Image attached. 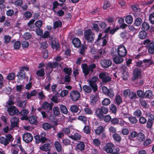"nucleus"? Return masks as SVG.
<instances>
[{
    "label": "nucleus",
    "mask_w": 154,
    "mask_h": 154,
    "mask_svg": "<svg viewBox=\"0 0 154 154\" xmlns=\"http://www.w3.org/2000/svg\"><path fill=\"white\" fill-rule=\"evenodd\" d=\"M51 47L53 49L54 48L56 50H57L60 49V44L58 41L53 40L51 42Z\"/></svg>",
    "instance_id": "obj_21"
},
{
    "label": "nucleus",
    "mask_w": 154,
    "mask_h": 154,
    "mask_svg": "<svg viewBox=\"0 0 154 154\" xmlns=\"http://www.w3.org/2000/svg\"><path fill=\"white\" fill-rule=\"evenodd\" d=\"M62 23L61 21L58 20L57 21H55L53 23V29H55L57 28L60 27L62 26Z\"/></svg>",
    "instance_id": "obj_33"
},
{
    "label": "nucleus",
    "mask_w": 154,
    "mask_h": 154,
    "mask_svg": "<svg viewBox=\"0 0 154 154\" xmlns=\"http://www.w3.org/2000/svg\"><path fill=\"white\" fill-rule=\"evenodd\" d=\"M6 138L3 137H0V143L6 146L9 144V142L12 141L14 138L11 134H8L6 135Z\"/></svg>",
    "instance_id": "obj_6"
},
{
    "label": "nucleus",
    "mask_w": 154,
    "mask_h": 154,
    "mask_svg": "<svg viewBox=\"0 0 154 154\" xmlns=\"http://www.w3.org/2000/svg\"><path fill=\"white\" fill-rule=\"evenodd\" d=\"M42 54L43 57L45 59H47L48 57V51L46 49H42Z\"/></svg>",
    "instance_id": "obj_53"
},
{
    "label": "nucleus",
    "mask_w": 154,
    "mask_h": 154,
    "mask_svg": "<svg viewBox=\"0 0 154 154\" xmlns=\"http://www.w3.org/2000/svg\"><path fill=\"white\" fill-rule=\"evenodd\" d=\"M85 39L88 42L92 43L94 41L95 35L90 29L85 30L84 32Z\"/></svg>",
    "instance_id": "obj_3"
},
{
    "label": "nucleus",
    "mask_w": 154,
    "mask_h": 154,
    "mask_svg": "<svg viewBox=\"0 0 154 154\" xmlns=\"http://www.w3.org/2000/svg\"><path fill=\"white\" fill-rule=\"evenodd\" d=\"M116 103L119 106L122 102V99L119 95H117L115 97Z\"/></svg>",
    "instance_id": "obj_38"
},
{
    "label": "nucleus",
    "mask_w": 154,
    "mask_h": 154,
    "mask_svg": "<svg viewBox=\"0 0 154 154\" xmlns=\"http://www.w3.org/2000/svg\"><path fill=\"white\" fill-rule=\"evenodd\" d=\"M108 112V109L107 107L102 106L100 108H98L95 111V113L97 117L101 120L103 119L104 114H106Z\"/></svg>",
    "instance_id": "obj_4"
},
{
    "label": "nucleus",
    "mask_w": 154,
    "mask_h": 154,
    "mask_svg": "<svg viewBox=\"0 0 154 154\" xmlns=\"http://www.w3.org/2000/svg\"><path fill=\"white\" fill-rule=\"evenodd\" d=\"M37 120V117L35 116H30L29 119V121L31 124H34Z\"/></svg>",
    "instance_id": "obj_45"
},
{
    "label": "nucleus",
    "mask_w": 154,
    "mask_h": 154,
    "mask_svg": "<svg viewBox=\"0 0 154 154\" xmlns=\"http://www.w3.org/2000/svg\"><path fill=\"white\" fill-rule=\"evenodd\" d=\"M82 71L84 75L87 76L90 71L92 73L94 72V69L96 68V66L95 64L92 63L88 66L87 63L83 64L82 65Z\"/></svg>",
    "instance_id": "obj_2"
},
{
    "label": "nucleus",
    "mask_w": 154,
    "mask_h": 154,
    "mask_svg": "<svg viewBox=\"0 0 154 154\" xmlns=\"http://www.w3.org/2000/svg\"><path fill=\"white\" fill-rule=\"evenodd\" d=\"M53 103L51 102L50 104L47 101H45L43 103V108L45 109L48 110V112L51 111V113H52V109Z\"/></svg>",
    "instance_id": "obj_13"
},
{
    "label": "nucleus",
    "mask_w": 154,
    "mask_h": 154,
    "mask_svg": "<svg viewBox=\"0 0 154 154\" xmlns=\"http://www.w3.org/2000/svg\"><path fill=\"white\" fill-rule=\"evenodd\" d=\"M42 127L44 130H47L51 127V125L48 123H44L42 125Z\"/></svg>",
    "instance_id": "obj_56"
},
{
    "label": "nucleus",
    "mask_w": 154,
    "mask_h": 154,
    "mask_svg": "<svg viewBox=\"0 0 154 154\" xmlns=\"http://www.w3.org/2000/svg\"><path fill=\"white\" fill-rule=\"evenodd\" d=\"M102 90L104 94L110 98H112L114 96L115 94L113 90L109 89L106 86H103Z\"/></svg>",
    "instance_id": "obj_8"
},
{
    "label": "nucleus",
    "mask_w": 154,
    "mask_h": 154,
    "mask_svg": "<svg viewBox=\"0 0 154 154\" xmlns=\"http://www.w3.org/2000/svg\"><path fill=\"white\" fill-rule=\"evenodd\" d=\"M110 109L112 113L115 114L116 112L117 108L116 106L113 104H111L110 106Z\"/></svg>",
    "instance_id": "obj_55"
},
{
    "label": "nucleus",
    "mask_w": 154,
    "mask_h": 154,
    "mask_svg": "<svg viewBox=\"0 0 154 154\" xmlns=\"http://www.w3.org/2000/svg\"><path fill=\"white\" fill-rule=\"evenodd\" d=\"M46 135V134L44 132L40 134L39 135V143H44L48 140V139L45 137Z\"/></svg>",
    "instance_id": "obj_24"
},
{
    "label": "nucleus",
    "mask_w": 154,
    "mask_h": 154,
    "mask_svg": "<svg viewBox=\"0 0 154 154\" xmlns=\"http://www.w3.org/2000/svg\"><path fill=\"white\" fill-rule=\"evenodd\" d=\"M106 52L104 49H100L97 51V54L94 56V58L96 59H99L100 57H103L105 56Z\"/></svg>",
    "instance_id": "obj_19"
},
{
    "label": "nucleus",
    "mask_w": 154,
    "mask_h": 154,
    "mask_svg": "<svg viewBox=\"0 0 154 154\" xmlns=\"http://www.w3.org/2000/svg\"><path fill=\"white\" fill-rule=\"evenodd\" d=\"M58 66L59 63L57 62H54L53 63H51L49 62L48 63L46 67V68L47 69L51 68L52 70L53 69L57 68Z\"/></svg>",
    "instance_id": "obj_18"
},
{
    "label": "nucleus",
    "mask_w": 154,
    "mask_h": 154,
    "mask_svg": "<svg viewBox=\"0 0 154 154\" xmlns=\"http://www.w3.org/2000/svg\"><path fill=\"white\" fill-rule=\"evenodd\" d=\"M117 52L119 56L125 57L127 54V51L125 47L123 45H119L117 49Z\"/></svg>",
    "instance_id": "obj_7"
},
{
    "label": "nucleus",
    "mask_w": 154,
    "mask_h": 154,
    "mask_svg": "<svg viewBox=\"0 0 154 154\" xmlns=\"http://www.w3.org/2000/svg\"><path fill=\"white\" fill-rule=\"evenodd\" d=\"M75 147L76 150H79L81 151H82L84 150L85 149V145L84 142L79 141Z\"/></svg>",
    "instance_id": "obj_25"
},
{
    "label": "nucleus",
    "mask_w": 154,
    "mask_h": 154,
    "mask_svg": "<svg viewBox=\"0 0 154 154\" xmlns=\"http://www.w3.org/2000/svg\"><path fill=\"white\" fill-rule=\"evenodd\" d=\"M137 94L138 96L140 97H144V93L142 90H139L137 91Z\"/></svg>",
    "instance_id": "obj_61"
},
{
    "label": "nucleus",
    "mask_w": 154,
    "mask_h": 154,
    "mask_svg": "<svg viewBox=\"0 0 154 154\" xmlns=\"http://www.w3.org/2000/svg\"><path fill=\"white\" fill-rule=\"evenodd\" d=\"M79 110V107L75 105L71 106L70 108V111L72 113H77Z\"/></svg>",
    "instance_id": "obj_39"
},
{
    "label": "nucleus",
    "mask_w": 154,
    "mask_h": 154,
    "mask_svg": "<svg viewBox=\"0 0 154 154\" xmlns=\"http://www.w3.org/2000/svg\"><path fill=\"white\" fill-rule=\"evenodd\" d=\"M126 118H128V120L129 122L132 124H135L137 123L138 122L137 119L135 116H130L129 117H128L127 116L128 115L127 113H124Z\"/></svg>",
    "instance_id": "obj_22"
},
{
    "label": "nucleus",
    "mask_w": 154,
    "mask_h": 154,
    "mask_svg": "<svg viewBox=\"0 0 154 154\" xmlns=\"http://www.w3.org/2000/svg\"><path fill=\"white\" fill-rule=\"evenodd\" d=\"M150 28V26L148 23L146 22H143L142 24L141 29L145 31H147Z\"/></svg>",
    "instance_id": "obj_31"
},
{
    "label": "nucleus",
    "mask_w": 154,
    "mask_h": 154,
    "mask_svg": "<svg viewBox=\"0 0 154 154\" xmlns=\"http://www.w3.org/2000/svg\"><path fill=\"white\" fill-rule=\"evenodd\" d=\"M53 112L54 115L55 116H58L60 114L59 109L57 106H55L54 107Z\"/></svg>",
    "instance_id": "obj_50"
},
{
    "label": "nucleus",
    "mask_w": 154,
    "mask_h": 154,
    "mask_svg": "<svg viewBox=\"0 0 154 154\" xmlns=\"http://www.w3.org/2000/svg\"><path fill=\"white\" fill-rule=\"evenodd\" d=\"M63 70L64 73L68 75H70L72 74V70L71 68L65 67L63 69Z\"/></svg>",
    "instance_id": "obj_47"
},
{
    "label": "nucleus",
    "mask_w": 154,
    "mask_h": 154,
    "mask_svg": "<svg viewBox=\"0 0 154 154\" xmlns=\"http://www.w3.org/2000/svg\"><path fill=\"white\" fill-rule=\"evenodd\" d=\"M146 31L142 30L139 32L138 34V37L140 39H143L147 37L148 34Z\"/></svg>",
    "instance_id": "obj_29"
},
{
    "label": "nucleus",
    "mask_w": 154,
    "mask_h": 154,
    "mask_svg": "<svg viewBox=\"0 0 154 154\" xmlns=\"http://www.w3.org/2000/svg\"><path fill=\"white\" fill-rule=\"evenodd\" d=\"M142 22V20L140 17H137L135 20L134 25L135 26H140Z\"/></svg>",
    "instance_id": "obj_36"
},
{
    "label": "nucleus",
    "mask_w": 154,
    "mask_h": 154,
    "mask_svg": "<svg viewBox=\"0 0 154 154\" xmlns=\"http://www.w3.org/2000/svg\"><path fill=\"white\" fill-rule=\"evenodd\" d=\"M29 70V68L28 67L22 66L20 67V69L17 75V76L18 78L17 81L18 83H20V80L24 79L28 81L29 77L27 76L25 71H28Z\"/></svg>",
    "instance_id": "obj_1"
},
{
    "label": "nucleus",
    "mask_w": 154,
    "mask_h": 154,
    "mask_svg": "<svg viewBox=\"0 0 154 154\" xmlns=\"http://www.w3.org/2000/svg\"><path fill=\"white\" fill-rule=\"evenodd\" d=\"M141 71L138 68H135L134 70L132 80L135 81L141 75Z\"/></svg>",
    "instance_id": "obj_15"
},
{
    "label": "nucleus",
    "mask_w": 154,
    "mask_h": 154,
    "mask_svg": "<svg viewBox=\"0 0 154 154\" xmlns=\"http://www.w3.org/2000/svg\"><path fill=\"white\" fill-rule=\"evenodd\" d=\"M15 77V74L14 73H9L7 76V79L9 80H13L14 79Z\"/></svg>",
    "instance_id": "obj_63"
},
{
    "label": "nucleus",
    "mask_w": 154,
    "mask_h": 154,
    "mask_svg": "<svg viewBox=\"0 0 154 154\" xmlns=\"http://www.w3.org/2000/svg\"><path fill=\"white\" fill-rule=\"evenodd\" d=\"M70 97L73 101H77L80 97V93L77 91H72L70 93Z\"/></svg>",
    "instance_id": "obj_11"
},
{
    "label": "nucleus",
    "mask_w": 154,
    "mask_h": 154,
    "mask_svg": "<svg viewBox=\"0 0 154 154\" xmlns=\"http://www.w3.org/2000/svg\"><path fill=\"white\" fill-rule=\"evenodd\" d=\"M21 138L20 137H18L16 138L15 141H16V143L15 144H12L11 145V146L14 147L15 148H16L18 146L17 144H21Z\"/></svg>",
    "instance_id": "obj_43"
},
{
    "label": "nucleus",
    "mask_w": 154,
    "mask_h": 154,
    "mask_svg": "<svg viewBox=\"0 0 154 154\" xmlns=\"http://www.w3.org/2000/svg\"><path fill=\"white\" fill-rule=\"evenodd\" d=\"M123 57L118 56L117 55H115L114 57L113 58V60L114 62L116 64L121 63L123 62V59L122 58Z\"/></svg>",
    "instance_id": "obj_23"
},
{
    "label": "nucleus",
    "mask_w": 154,
    "mask_h": 154,
    "mask_svg": "<svg viewBox=\"0 0 154 154\" xmlns=\"http://www.w3.org/2000/svg\"><path fill=\"white\" fill-rule=\"evenodd\" d=\"M83 91L85 92L89 93L91 91V88L89 86L87 85H85L83 87Z\"/></svg>",
    "instance_id": "obj_48"
},
{
    "label": "nucleus",
    "mask_w": 154,
    "mask_h": 154,
    "mask_svg": "<svg viewBox=\"0 0 154 154\" xmlns=\"http://www.w3.org/2000/svg\"><path fill=\"white\" fill-rule=\"evenodd\" d=\"M133 115L135 116L138 117H140L142 115V112L141 110L139 109L136 110L133 112Z\"/></svg>",
    "instance_id": "obj_49"
},
{
    "label": "nucleus",
    "mask_w": 154,
    "mask_h": 154,
    "mask_svg": "<svg viewBox=\"0 0 154 154\" xmlns=\"http://www.w3.org/2000/svg\"><path fill=\"white\" fill-rule=\"evenodd\" d=\"M148 51L151 54H154V42L150 43L147 46Z\"/></svg>",
    "instance_id": "obj_27"
},
{
    "label": "nucleus",
    "mask_w": 154,
    "mask_h": 154,
    "mask_svg": "<svg viewBox=\"0 0 154 154\" xmlns=\"http://www.w3.org/2000/svg\"><path fill=\"white\" fill-rule=\"evenodd\" d=\"M18 121L19 119L16 117H14L11 119V127L12 129L18 126Z\"/></svg>",
    "instance_id": "obj_20"
},
{
    "label": "nucleus",
    "mask_w": 154,
    "mask_h": 154,
    "mask_svg": "<svg viewBox=\"0 0 154 154\" xmlns=\"http://www.w3.org/2000/svg\"><path fill=\"white\" fill-rule=\"evenodd\" d=\"M69 137L74 140H79L81 139V136L79 134L76 133L73 135L69 136Z\"/></svg>",
    "instance_id": "obj_30"
},
{
    "label": "nucleus",
    "mask_w": 154,
    "mask_h": 154,
    "mask_svg": "<svg viewBox=\"0 0 154 154\" xmlns=\"http://www.w3.org/2000/svg\"><path fill=\"white\" fill-rule=\"evenodd\" d=\"M84 111L86 114L91 115L93 113L92 110L89 107L88 105V104L85 106V108L84 109Z\"/></svg>",
    "instance_id": "obj_41"
},
{
    "label": "nucleus",
    "mask_w": 154,
    "mask_h": 154,
    "mask_svg": "<svg viewBox=\"0 0 154 154\" xmlns=\"http://www.w3.org/2000/svg\"><path fill=\"white\" fill-rule=\"evenodd\" d=\"M98 79V77L97 76H94L91 78V80L89 81V84H95V83Z\"/></svg>",
    "instance_id": "obj_51"
},
{
    "label": "nucleus",
    "mask_w": 154,
    "mask_h": 154,
    "mask_svg": "<svg viewBox=\"0 0 154 154\" xmlns=\"http://www.w3.org/2000/svg\"><path fill=\"white\" fill-rule=\"evenodd\" d=\"M72 43L74 46L76 48L79 47L81 45V42L80 40L77 38H75L73 39Z\"/></svg>",
    "instance_id": "obj_26"
},
{
    "label": "nucleus",
    "mask_w": 154,
    "mask_h": 154,
    "mask_svg": "<svg viewBox=\"0 0 154 154\" xmlns=\"http://www.w3.org/2000/svg\"><path fill=\"white\" fill-rule=\"evenodd\" d=\"M114 145L112 143H107L104 147V150L107 153H111L113 151V149Z\"/></svg>",
    "instance_id": "obj_17"
},
{
    "label": "nucleus",
    "mask_w": 154,
    "mask_h": 154,
    "mask_svg": "<svg viewBox=\"0 0 154 154\" xmlns=\"http://www.w3.org/2000/svg\"><path fill=\"white\" fill-rule=\"evenodd\" d=\"M23 140L26 143L31 142L33 140V137L32 134L29 133H26L23 135Z\"/></svg>",
    "instance_id": "obj_10"
},
{
    "label": "nucleus",
    "mask_w": 154,
    "mask_h": 154,
    "mask_svg": "<svg viewBox=\"0 0 154 154\" xmlns=\"http://www.w3.org/2000/svg\"><path fill=\"white\" fill-rule=\"evenodd\" d=\"M84 132L86 134H89L91 131L90 127L88 125H85L83 129Z\"/></svg>",
    "instance_id": "obj_57"
},
{
    "label": "nucleus",
    "mask_w": 154,
    "mask_h": 154,
    "mask_svg": "<svg viewBox=\"0 0 154 154\" xmlns=\"http://www.w3.org/2000/svg\"><path fill=\"white\" fill-rule=\"evenodd\" d=\"M153 120L154 121V115L149 114L148 116V121L146 124V127L147 128H151L153 125Z\"/></svg>",
    "instance_id": "obj_14"
},
{
    "label": "nucleus",
    "mask_w": 154,
    "mask_h": 154,
    "mask_svg": "<svg viewBox=\"0 0 154 154\" xmlns=\"http://www.w3.org/2000/svg\"><path fill=\"white\" fill-rule=\"evenodd\" d=\"M110 103V100L108 98H104L102 102V104L104 106H107L109 105Z\"/></svg>",
    "instance_id": "obj_54"
},
{
    "label": "nucleus",
    "mask_w": 154,
    "mask_h": 154,
    "mask_svg": "<svg viewBox=\"0 0 154 154\" xmlns=\"http://www.w3.org/2000/svg\"><path fill=\"white\" fill-rule=\"evenodd\" d=\"M7 111L10 116H12L13 115L17 116L19 115V110L14 106H11L8 107Z\"/></svg>",
    "instance_id": "obj_9"
},
{
    "label": "nucleus",
    "mask_w": 154,
    "mask_h": 154,
    "mask_svg": "<svg viewBox=\"0 0 154 154\" xmlns=\"http://www.w3.org/2000/svg\"><path fill=\"white\" fill-rule=\"evenodd\" d=\"M78 119L82 121L84 124H86L87 122V118L83 116H80L78 117Z\"/></svg>",
    "instance_id": "obj_46"
},
{
    "label": "nucleus",
    "mask_w": 154,
    "mask_h": 154,
    "mask_svg": "<svg viewBox=\"0 0 154 154\" xmlns=\"http://www.w3.org/2000/svg\"><path fill=\"white\" fill-rule=\"evenodd\" d=\"M35 20L32 19L27 23L28 27L33 29L32 30L35 31L36 34L38 35V20L36 21L35 24L33 23L35 21Z\"/></svg>",
    "instance_id": "obj_5"
},
{
    "label": "nucleus",
    "mask_w": 154,
    "mask_h": 154,
    "mask_svg": "<svg viewBox=\"0 0 154 154\" xmlns=\"http://www.w3.org/2000/svg\"><path fill=\"white\" fill-rule=\"evenodd\" d=\"M119 121L118 118H114L112 119L111 120L110 122L112 124L115 125L119 123Z\"/></svg>",
    "instance_id": "obj_60"
},
{
    "label": "nucleus",
    "mask_w": 154,
    "mask_h": 154,
    "mask_svg": "<svg viewBox=\"0 0 154 154\" xmlns=\"http://www.w3.org/2000/svg\"><path fill=\"white\" fill-rule=\"evenodd\" d=\"M112 64V61L109 59H103L100 62L101 66L103 68L109 67L111 66Z\"/></svg>",
    "instance_id": "obj_12"
},
{
    "label": "nucleus",
    "mask_w": 154,
    "mask_h": 154,
    "mask_svg": "<svg viewBox=\"0 0 154 154\" xmlns=\"http://www.w3.org/2000/svg\"><path fill=\"white\" fill-rule=\"evenodd\" d=\"M114 140L119 143L122 140V137L120 135L117 133L113 134L112 135Z\"/></svg>",
    "instance_id": "obj_34"
},
{
    "label": "nucleus",
    "mask_w": 154,
    "mask_h": 154,
    "mask_svg": "<svg viewBox=\"0 0 154 154\" xmlns=\"http://www.w3.org/2000/svg\"><path fill=\"white\" fill-rule=\"evenodd\" d=\"M125 20L127 23L131 24L133 22V17L131 15H128L125 17Z\"/></svg>",
    "instance_id": "obj_35"
},
{
    "label": "nucleus",
    "mask_w": 154,
    "mask_h": 154,
    "mask_svg": "<svg viewBox=\"0 0 154 154\" xmlns=\"http://www.w3.org/2000/svg\"><path fill=\"white\" fill-rule=\"evenodd\" d=\"M137 98V95L136 93L133 92V91L130 92V93L129 94V99L130 100H133L134 99H136Z\"/></svg>",
    "instance_id": "obj_59"
},
{
    "label": "nucleus",
    "mask_w": 154,
    "mask_h": 154,
    "mask_svg": "<svg viewBox=\"0 0 154 154\" xmlns=\"http://www.w3.org/2000/svg\"><path fill=\"white\" fill-rule=\"evenodd\" d=\"M104 131V129L103 127L101 125L98 126L95 130V133L98 135L102 133Z\"/></svg>",
    "instance_id": "obj_32"
},
{
    "label": "nucleus",
    "mask_w": 154,
    "mask_h": 154,
    "mask_svg": "<svg viewBox=\"0 0 154 154\" xmlns=\"http://www.w3.org/2000/svg\"><path fill=\"white\" fill-rule=\"evenodd\" d=\"M54 146L58 152H61L62 150V146L61 144L58 141H55L54 143Z\"/></svg>",
    "instance_id": "obj_28"
},
{
    "label": "nucleus",
    "mask_w": 154,
    "mask_h": 154,
    "mask_svg": "<svg viewBox=\"0 0 154 154\" xmlns=\"http://www.w3.org/2000/svg\"><path fill=\"white\" fill-rule=\"evenodd\" d=\"M143 62L144 63H146V65L147 67H149L153 63V62L150 59H144Z\"/></svg>",
    "instance_id": "obj_42"
},
{
    "label": "nucleus",
    "mask_w": 154,
    "mask_h": 154,
    "mask_svg": "<svg viewBox=\"0 0 154 154\" xmlns=\"http://www.w3.org/2000/svg\"><path fill=\"white\" fill-rule=\"evenodd\" d=\"M152 92L151 90L146 91L144 93V97L147 98H150L152 96Z\"/></svg>",
    "instance_id": "obj_37"
},
{
    "label": "nucleus",
    "mask_w": 154,
    "mask_h": 154,
    "mask_svg": "<svg viewBox=\"0 0 154 154\" xmlns=\"http://www.w3.org/2000/svg\"><path fill=\"white\" fill-rule=\"evenodd\" d=\"M60 109L61 112L64 114H67L68 113V109L65 106L63 105H61Z\"/></svg>",
    "instance_id": "obj_40"
},
{
    "label": "nucleus",
    "mask_w": 154,
    "mask_h": 154,
    "mask_svg": "<svg viewBox=\"0 0 154 154\" xmlns=\"http://www.w3.org/2000/svg\"><path fill=\"white\" fill-rule=\"evenodd\" d=\"M51 147L52 146L51 144L49 143H47L44 144L39 148L42 150L50 152Z\"/></svg>",
    "instance_id": "obj_16"
},
{
    "label": "nucleus",
    "mask_w": 154,
    "mask_h": 154,
    "mask_svg": "<svg viewBox=\"0 0 154 154\" xmlns=\"http://www.w3.org/2000/svg\"><path fill=\"white\" fill-rule=\"evenodd\" d=\"M21 45V42L20 41H17L15 42L14 45V48L16 49H18Z\"/></svg>",
    "instance_id": "obj_64"
},
{
    "label": "nucleus",
    "mask_w": 154,
    "mask_h": 154,
    "mask_svg": "<svg viewBox=\"0 0 154 154\" xmlns=\"http://www.w3.org/2000/svg\"><path fill=\"white\" fill-rule=\"evenodd\" d=\"M139 7L135 5H132L131 6V8L135 12H140V9L138 8Z\"/></svg>",
    "instance_id": "obj_62"
},
{
    "label": "nucleus",
    "mask_w": 154,
    "mask_h": 154,
    "mask_svg": "<svg viewBox=\"0 0 154 154\" xmlns=\"http://www.w3.org/2000/svg\"><path fill=\"white\" fill-rule=\"evenodd\" d=\"M109 29V28H107L104 30V32L105 33V35L102 37V38H106L108 39Z\"/></svg>",
    "instance_id": "obj_58"
},
{
    "label": "nucleus",
    "mask_w": 154,
    "mask_h": 154,
    "mask_svg": "<svg viewBox=\"0 0 154 154\" xmlns=\"http://www.w3.org/2000/svg\"><path fill=\"white\" fill-rule=\"evenodd\" d=\"M149 22L152 24H154V13L150 14L149 16Z\"/></svg>",
    "instance_id": "obj_52"
},
{
    "label": "nucleus",
    "mask_w": 154,
    "mask_h": 154,
    "mask_svg": "<svg viewBox=\"0 0 154 154\" xmlns=\"http://www.w3.org/2000/svg\"><path fill=\"white\" fill-rule=\"evenodd\" d=\"M137 136L138 140L140 141H143L145 139V136L144 134L142 133H139L138 134Z\"/></svg>",
    "instance_id": "obj_44"
}]
</instances>
